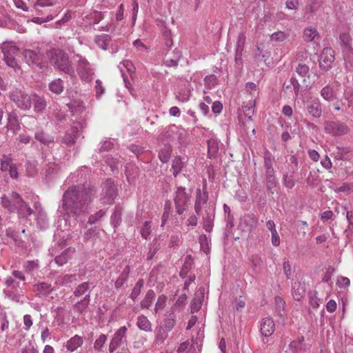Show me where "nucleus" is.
<instances>
[{
  "mask_svg": "<svg viewBox=\"0 0 353 353\" xmlns=\"http://www.w3.org/2000/svg\"><path fill=\"white\" fill-rule=\"evenodd\" d=\"M97 189L89 183L72 185L62 196V209L70 216L84 214L95 197Z\"/></svg>",
  "mask_w": 353,
  "mask_h": 353,
  "instance_id": "obj_1",
  "label": "nucleus"
},
{
  "mask_svg": "<svg viewBox=\"0 0 353 353\" xmlns=\"http://www.w3.org/2000/svg\"><path fill=\"white\" fill-rule=\"evenodd\" d=\"M50 63L54 68L70 76L74 74V70L68 54L59 48H51L46 52Z\"/></svg>",
  "mask_w": 353,
  "mask_h": 353,
  "instance_id": "obj_2",
  "label": "nucleus"
},
{
  "mask_svg": "<svg viewBox=\"0 0 353 353\" xmlns=\"http://www.w3.org/2000/svg\"><path fill=\"white\" fill-rule=\"evenodd\" d=\"M191 198V191L187 192L186 189L182 186H177L176 188L174 201L177 214H182L188 210Z\"/></svg>",
  "mask_w": 353,
  "mask_h": 353,
  "instance_id": "obj_3",
  "label": "nucleus"
},
{
  "mask_svg": "<svg viewBox=\"0 0 353 353\" xmlns=\"http://www.w3.org/2000/svg\"><path fill=\"white\" fill-rule=\"evenodd\" d=\"M9 98L22 110H29L32 107V93L15 89L10 92Z\"/></svg>",
  "mask_w": 353,
  "mask_h": 353,
  "instance_id": "obj_4",
  "label": "nucleus"
},
{
  "mask_svg": "<svg viewBox=\"0 0 353 353\" xmlns=\"http://www.w3.org/2000/svg\"><path fill=\"white\" fill-rule=\"evenodd\" d=\"M1 50L4 55V61L8 66L13 68L15 71L20 69L16 55L18 54L19 48L13 42H4L1 46Z\"/></svg>",
  "mask_w": 353,
  "mask_h": 353,
  "instance_id": "obj_5",
  "label": "nucleus"
},
{
  "mask_svg": "<svg viewBox=\"0 0 353 353\" xmlns=\"http://www.w3.org/2000/svg\"><path fill=\"white\" fill-rule=\"evenodd\" d=\"M325 2V0H308L305 7V14L308 15L307 19L313 18L319 10H321L323 13V14L319 13L320 17H323V15L327 17L330 12V8L326 6Z\"/></svg>",
  "mask_w": 353,
  "mask_h": 353,
  "instance_id": "obj_6",
  "label": "nucleus"
},
{
  "mask_svg": "<svg viewBox=\"0 0 353 353\" xmlns=\"http://www.w3.org/2000/svg\"><path fill=\"white\" fill-rule=\"evenodd\" d=\"M77 57H79L77 64V72L81 80L86 82L91 81L93 78L94 72L90 63L85 58L80 55H77Z\"/></svg>",
  "mask_w": 353,
  "mask_h": 353,
  "instance_id": "obj_7",
  "label": "nucleus"
},
{
  "mask_svg": "<svg viewBox=\"0 0 353 353\" xmlns=\"http://www.w3.org/2000/svg\"><path fill=\"white\" fill-rule=\"evenodd\" d=\"M324 130L326 133L333 136H342L347 134L350 130L345 123L339 121H326Z\"/></svg>",
  "mask_w": 353,
  "mask_h": 353,
  "instance_id": "obj_8",
  "label": "nucleus"
},
{
  "mask_svg": "<svg viewBox=\"0 0 353 353\" xmlns=\"http://www.w3.org/2000/svg\"><path fill=\"white\" fill-rule=\"evenodd\" d=\"M117 187L111 179H107L103 188L101 201L103 204L110 205L114 202L117 195Z\"/></svg>",
  "mask_w": 353,
  "mask_h": 353,
  "instance_id": "obj_9",
  "label": "nucleus"
},
{
  "mask_svg": "<svg viewBox=\"0 0 353 353\" xmlns=\"http://www.w3.org/2000/svg\"><path fill=\"white\" fill-rule=\"evenodd\" d=\"M127 331L128 328L125 326H122L114 332L109 344L110 353H113L122 344L127 342Z\"/></svg>",
  "mask_w": 353,
  "mask_h": 353,
  "instance_id": "obj_10",
  "label": "nucleus"
},
{
  "mask_svg": "<svg viewBox=\"0 0 353 353\" xmlns=\"http://www.w3.org/2000/svg\"><path fill=\"white\" fill-rule=\"evenodd\" d=\"M162 136L165 139L178 140L179 142H183L186 136V131L176 125H171L165 129Z\"/></svg>",
  "mask_w": 353,
  "mask_h": 353,
  "instance_id": "obj_11",
  "label": "nucleus"
},
{
  "mask_svg": "<svg viewBox=\"0 0 353 353\" xmlns=\"http://www.w3.org/2000/svg\"><path fill=\"white\" fill-rule=\"evenodd\" d=\"M335 59L334 52L331 48H325L319 56V67L321 69L327 71L332 68Z\"/></svg>",
  "mask_w": 353,
  "mask_h": 353,
  "instance_id": "obj_12",
  "label": "nucleus"
},
{
  "mask_svg": "<svg viewBox=\"0 0 353 353\" xmlns=\"http://www.w3.org/2000/svg\"><path fill=\"white\" fill-rule=\"evenodd\" d=\"M307 113L314 118H319L322 114L321 103L316 97H311L306 101Z\"/></svg>",
  "mask_w": 353,
  "mask_h": 353,
  "instance_id": "obj_13",
  "label": "nucleus"
},
{
  "mask_svg": "<svg viewBox=\"0 0 353 353\" xmlns=\"http://www.w3.org/2000/svg\"><path fill=\"white\" fill-rule=\"evenodd\" d=\"M261 333L265 338L262 339L264 343L268 341V337L270 336L275 330V324L272 319L264 318L261 322Z\"/></svg>",
  "mask_w": 353,
  "mask_h": 353,
  "instance_id": "obj_14",
  "label": "nucleus"
},
{
  "mask_svg": "<svg viewBox=\"0 0 353 353\" xmlns=\"http://www.w3.org/2000/svg\"><path fill=\"white\" fill-rule=\"evenodd\" d=\"M215 210L213 206H206L204 213L201 212L199 216H202L203 228L208 232H210L213 227Z\"/></svg>",
  "mask_w": 353,
  "mask_h": 353,
  "instance_id": "obj_15",
  "label": "nucleus"
},
{
  "mask_svg": "<svg viewBox=\"0 0 353 353\" xmlns=\"http://www.w3.org/2000/svg\"><path fill=\"white\" fill-rule=\"evenodd\" d=\"M23 56L26 63L30 65L39 66L41 64L42 55L38 50L25 49Z\"/></svg>",
  "mask_w": 353,
  "mask_h": 353,
  "instance_id": "obj_16",
  "label": "nucleus"
},
{
  "mask_svg": "<svg viewBox=\"0 0 353 353\" xmlns=\"http://www.w3.org/2000/svg\"><path fill=\"white\" fill-rule=\"evenodd\" d=\"M94 287L92 282L85 281L79 284L73 292V295L77 298L89 297L91 299V290Z\"/></svg>",
  "mask_w": 353,
  "mask_h": 353,
  "instance_id": "obj_17",
  "label": "nucleus"
},
{
  "mask_svg": "<svg viewBox=\"0 0 353 353\" xmlns=\"http://www.w3.org/2000/svg\"><path fill=\"white\" fill-rule=\"evenodd\" d=\"M208 200V194L206 190L201 191L198 188L196 192V199L194 204V210L197 215H200L202 212L203 206L206 204Z\"/></svg>",
  "mask_w": 353,
  "mask_h": 353,
  "instance_id": "obj_18",
  "label": "nucleus"
},
{
  "mask_svg": "<svg viewBox=\"0 0 353 353\" xmlns=\"http://www.w3.org/2000/svg\"><path fill=\"white\" fill-rule=\"evenodd\" d=\"M1 199L2 205L11 210L23 200L21 196L16 192H12L9 197L3 195Z\"/></svg>",
  "mask_w": 353,
  "mask_h": 353,
  "instance_id": "obj_19",
  "label": "nucleus"
},
{
  "mask_svg": "<svg viewBox=\"0 0 353 353\" xmlns=\"http://www.w3.org/2000/svg\"><path fill=\"white\" fill-rule=\"evenodd\" d=\"M79 134L77 126H72L68 129L62 138V141L68 146H72L76 143Z\"/></svg>",
  "mask_w": 353,
  "mask_h": 353,
  "instance_id": "obj_20",
  "label": "nucleus"
},
{
  "mask_svg": "<svg viewBox=\"0 0 353 353\" xmlns=\"http://www.w3.org/2000/svg\"><path fill=\"white\" fill-rule=\"evenodd\" d=\"M270 56V52L265 50L263 44H259L256 46V48L254 52V61L259 65L263 62L266 65H268L267 61Z\"/></svg>",
  "mask_w": 353,
  "mask_h": 353,
  "instance_id": "obj_21",
  "label": "nucleus"
},
{
  "mask_svg": "<svg viewBox=\"0 0 353 353\" xmlns=\"http://www.w3.org/2000/svg\"><path fill=\"white\" fill-rule=\"evenodd\" d=\"M258 223V219L254 214H245L241 219V225L248 231L254 229Z\"/></svg>",
  "mask_w": 353,
  "mask_h": 353,
  "instance_id": "obj_22",
  "label": "nucleus"
},
{
  "mask_svg": "<svg viewBox=\"0 0 353 353\" xmlns=\"http://www.w3.org/2000/svg\"><path fill=\"white\" fill-rule=\"evenodd\" d=\"M305 284L301 282H294L292 286V295L295 301H301L305 297Z\"/></svg>",
  "mask_w": 353,
  "mask_h": 353,
  "instance_id": "obj_23",
  "label": "nucleus"
},
{
  "mask_svg": "<svg viewBox=\"0 0 353 353\" xmlns=\"http://www.w3.org/2000/svg\"><path fill=\"white\" fill-rule=\"evenodd\" d=\"M176 317L173 307L165 314L163 322L166 332L171 331L175 326Z\"/></svg>",
  "mask_w": 353,
  "mask_h": 353,
  "instance_id": "obj_24",
  "label": "nucleus"
},
{
  "mask_svg": "<svg viewBox=\"0 0 353 353\" xmlns=\"http://www.w3.org/2000/svg\"><path fill=\"white\" fill-rule=\"evenodd\" d=\"M339 42L343 52L353 53L352 39L347 33H341L339 36Z\"/></svg>",
  "mask_w": 353,
  "mask_h": 353,
  "instance_id": "obj_25",
  "label": "nucleus"
},
{
  "mask_svg": "<svg viewBox=\"0 0 353 353\" xmlns=\"http://www.w3.org/2000/svg\"><path fill=\"white\" fill-rule=\"evenodd\" d=\"M33 104L34 110L36 112H42L46 108V101L43 96H40L36 93H32V105Z\"/></svg>",
  "mask_w": 353,
  "mask_h": 353,
  "instance_id": "obj_26",
  "label": "nucleus"
},
{
  "mask_svg": "<svg viewBox=\"0 0 353 353\" xmlns=\"http://www.w3.org/2000/svg\"><path fill=\"white\" fill-rule=\"evenodd\" d=\"M53 290L51 284L46 282L37 283L34 285V291L37 292L39 297L49 295Z\"/></svg>",
  "mask_w": 353,
  "mask_h": 353,
  "instance_id": "obj_27",
  "label": "nucleus"
},
{
  "mask_svg": "<svg viewBox=\"0 0 353 353\" xmlns=\"http://www.w3.org/2000/svg\"><path fill=\"white\" fill-rule=\"evenodd\" d=\"M75 249L73 248H68L61 252V254L57 256L54 259L55 263L59 266H62L65 264L70 259H71L72 254L74 253Z\"/></svg>",
  "mask_w": 353,
  "mask_h": 353,
  "instance_id": "obj_28",
  "label": "nucleus"
},
{
  "mask_svg": "<svg viewBox=\"0 0 353 353\" xmlns=\"http://www.w3.org/2000/svg\"><path fill=\"white\" fill-rule=\"evenodd\" d=\"M34 139L45 145H48L50 143H54V137L46 133L41 129H38L35 132Z\"/></svg>",
  "mask_w": 353,
  "mask_h": 353,
  "instance_id": "obj_29",
  "label": "nucleus"
},
{
  "mask_svg": "<svg viewBox=\"0 0 353 353\" xmlns=\"http://www.w3.org/2000/svg\"><path fill=\"white\" fill-rule=\"evenodd\" d=\"M181 57V52L175 50L173 52V56H170L168 54H165L163 63L167 67H176L178 65Z\"/></svg>",
  "mask_w": 353,
  "mask_h": 353,
  "instance_id": "obj_30",
  "label": "nucleus"
},
{
  "mask_svg": "<svg viewBox=\"0 0 353 353\" xmlns=\"http://www.w3.org/2000/svg\"><path fill=\"white\" fill-rule=\"evenodd\" d=\"M255 103V99H250L247 103L243 102L242 105V111L243 112L245 117H247L249 121H252V117L254 114Z\"/></svg>",
  "mask_w": 353,
  "mask_h": 353,
  "instance_id": "obj_31",
  "label": "nucleus"
},
{
  "mask_svg": "<svg viewBox=\"0 0 353 353\" xmlns=\"http://www.w3.org/2000/svg\"><path fill=\"white\" fill-rule=\"evenodd\" d=\"M6 296L17 303H23V293L21 288L10 289L6 292Z\"/></svg>",
  "mask_w": 353,
  "mask_h": 353,
  "instance_id": "obj_32",
  "label": "nucleus"
},
{
  "mask_svg": "<svg viewBox=\"0 0 353 353\" xmlns=\"http://www.w3.org/2000/svg\"><path fill=\"white\" fill-rule=\"evenodd\" d=\"M83 339L81 336L76 334L66 343V349L70 352H74L83 345Z\"/></svg>",
  "mask_w": 353,
  "mask_h": 353,
  "instance_id": "obj_33",
  "label": "nucleus"
},
{
  "mask_svg": "<svg viewBox=\"0 0 353 353\" xmlns=\"http://www.w3.org/2000/svg\"><path fill=\"white\" fill-rule=\"evenodd\" d=\"M23 268L26 273L34 275L40 268L39 261L38 259L27 261L23 263Z\"/></svg>",
  "mask_w": 353,
  "mask_h": 353,
  "instance_id": "obj_34",
  "label": "nucleus"
},
{
  "mask_svg": "<svg viewBox=\"0 0 353 353\" xmlns=\"http://www.w3.org/2000/svg\"><path fill=\"white\" fill-rule=\"evenodd\" d=\"M17 210L19 213L23 216L28 217L34 213L32 209L23 201L22 200L20 203H19L16 206H14L12 210Z\"/></svg>",
  "mask_w": 353,
  "mask_h": 353,
  "instance_id": "obj_35",
  "label": "nucleus"
},
{
  "mask_svg": "<svg viewBox=\"0 0 353 353\" xmlns=\"http://www.w3.org/2000/svg\"><path fill=\"white\" fill-rule=\"evenodd\" d=\"M48 88L52 92L59 94L63 92L64 90L63 81L60 78L55 79L49 83Z\"/></svg>",
  "mask_w": 353,
  "mask_h": 353,
  "instance_id": "obj_36",
  "label": "nucleus"
},
{
  "mask_svg": "<svg viewBox=\"0 0 353 353\" xmlns=\"http://www.w3.org/2000/svg\"><path fill=\"white\" fill-rule=\"evenodd\" d=\"M321 96L327 101H332L335 99L336 92L330 85L324 86L321 90Z\"/></svg>",
  "mask_w": 353,
  "mask_h": 353,
  "instance_id": "obj_37",
  "label": "nucleus"
},
{
  "mask_svg": "<svg viewBox=\"0 0 353 353\" xmlns=\"http://www.w3.org/2000/svg\"><path fill=\"white\" fill-rule=\"evenodd\" d=\"M90 301L91 299H89V297H83L82 299L73 305V310L79 314L84 313L88 307Z\"/></svg>",
  "mask_w": 353,
  "mask_h": 353,
  "instance_id": "obj_38",
  "label": "nucleus"
},
{
  "mask_svg": "<svg viewBox=\"0 0 353 353\" xmlns=\"http://www.w3.org/2000/svg\"><path fill=\"white\" fill-rule=\"evenodd\" d=\"M137 327L145 332H151L152 330V323L148 320V319L144 315H140L137 317Z\"/></svg>",
  "mask_w": 353,
  "mask_h": 353,
  "instance_id": "obj_39",
  "label": "nucleus"
},
{
  "mask_svg": "<svg viewBox=\"0 0 353 353\" xmlns=\"http://www.w3.org/2000/svg\"><path fill=\"white\" fill-rule=\"evenodd\" d=\"M95 43L103 50H107L111 41V37L106 34L97 35L94 39Z\"/></svg>",
  "mask_w": 353,
  "mask_h": 353,
  "instance_id": "obj_40",
  "label": "nucleus"
},
{
  "mask_svg": "<svg viewBox=\"0 0 353 353\" xmlns=\"http://www.w3.org/2000/svg\"><path fill=\"white\" fill-rule=\"evenodd\" d=\"M208 154L210 158H215L219 152V143L216 139H210L208 141Z\"/></svg>",
  "mask_w": 353,
  "mask_h": 353,
  "instance_id": "obj_41",
  "label": "nucleus"
},
{
  "mask_svg": "<svg viewBox=\"0 0 353 353\" xmlns=\"http://www.w3.org/2000/svg\"><path fill=\"white\" fill-rule=\"evenodd\" d=\"M185 165V162L182 161V159L180 157H176L172 160V168L173 170V175L174 177L177 176Z\"/></svg>",
  "mask_w": 353,
  "mask_h": 353,
  "instance_id": "obj_42",
  "label": "nucleus"
},
{
  "mask_svg": "<svg viewBox=\"0 0 353 353\" xmlns=\"http://www.w3.org/2000/svg\"><path fill=\"white\" fill-rule=\"evenodd\" d=\"M172 148L170 145H165L159 152V157L161 162L167 163L170 159Z\"/></svg>",
  "mask_w": 353,
  "mask_h": 353,
  "instance_id": "obj_43",
  "label": "nucleus"
},
{
  "mask_svg": "<svg viewBox=\"0 0 353 353\" xmlns=\"http://www.w3.org/2000/svg\"><path fill=\"white\" fill-rule=\"evenodd\" d=\"M44 171L46 175L50 176L58 172L59 170V166L55 162H46V160H44Z\"/></svg>",
  "mask_w": 353,
  "mask_h": 353,
  "instance_id": "obj_44",
  "label": "nucleus"
},
{
  "mask_svg": "<svg viewBox=\"0 0 353 353\" xmlns=\"http://www.w3.org/2000/svg\"><path fill=\"white\" fill-rule=\"evenodd\" d=\"M155 298V292L152 290H150L147 292L145 298L141 303V307L142 308L148 309Z\"/></svg>",
  "mask_w": 353,
  "mask_h": 353,
  "instance_id": "obj_45",
  "label": "nucleus"
},
{
  "mask_svg": "<svg viewBox=\"0 0 353 353\" xmlns=\"http://www.w3.org/2000/svg\"><path fill=\"white\" fill-rule=\"evenodd\" d=\"M8 126L12 130H18L20 128L18 117L14 113H10L8 117Z\"/></svg>",
  "mask_w": 353,
  "mask_h": 353,
  "instance_id": "obj_46",
  "label": "nucleus"
},
{
  "mask_svg": "<svg viewBox=\"0 0 353 353\" xmlns=\"http://www.w3.org/2000/svg\"><path fill=\"white\" fill-rule=\"evenodd\" d=\"M309 66L303 63H299V64L296 66L295 71L296 72L303 78H305L306 77H309ZM303 81H305V79H303Z\"/></svg>",
  "mask_w": 353,
  "mask_h": 353,
  "instance_id": "obj_47",
  "label": "nucleus"
},
{
  "mask_svg": "<svg viewBox=\"0 0 353 353\" xmlns=\"http://www.w3.org/2000/svg\"><path fill=\"white\" fill-rule=\"evenodd\" d=\"M1 162V170L2 172H6L9 170V168L12 165V159L10 155L3 154L1 159H0Z\"/></svg>",
  "mask_w": 353,
  "mask_h": 353,
  "instance_id": "obj_48",
  "label": "nucleus"
},
{
  "mask_svg": "<svg viewBox=\"0 0 353 353\" xmlns=\"http://www.w3.org/2000/svg\"><path fill=\"white\" fill-rule=\"evenodd\" d=\"M121 214L122 212L121 209L115 208L114 211L110 217L111 223L114 228H117L121 223Z\"/></svg>",
  "mask_w": 353,
  "mask_h": 353,
  "instance_id": "obj_49",
  "label": "nucleus"
},
{
  "mask_svg": "<svg viewBox=\"0 0 353 353\" xmlns=\"http://www.w3.org/2000/svg\"><path fill=\"white\" fill-rule=\"evenodd\" d=\"M319 35L316 28H305L303 32V38L306 41H312Z\"/></svg>",
  "mask_w": 353,
  "mask_h": 353,
  "instance_id": "obj_50",
  "label": "nucleus"
},
{
  "mask_svg": "<svg viewBox=\"0 0 353 353\" xmlns=\"http://www.w3.org/2000/svg\"><path fill=\"white\" fill-rule=\"evenodd\" d=\"M108 339V336L104 334H101L96 339L94 343V348L95 350L98 352H101L103 350V347L104 344L106 343Z\"/></svg>",
  "mask_w": 353,
  "mask_h": 353,
  "instance_id": "obj_51",
  "label": "nucleus"
},
{
  "mask_svg": "<svg viewBox=\"0 0 353 353\" xmlns=\"http://www.w3.org/2000/svg\"><path fill=\"white\" fill-rule=\"evenodd\" d=\"M203 298V294L201 293L200 296L199 297L197 294H196V297L193 299L191 303V312L194 313L198 312L202 305V299Z\"/></svg>",
  "mask_w": 353,
  "mask_h": 353,
  "instance_id": "obj_52",
  "label": "nucleus"
},
{
  "mask_svg": "<svg viewBox=\"0 0 353 353\" xmlns=\"http://www.w3.org/2000/svg\"><path fill=\"white\" fill-rule=\"evenodd\" d=\"M34 208L37 210V217L36 219L37 223L40 224L42 223L43 224H46V214L45 212L40 208L39 203H35Z\"/></svg>",
  "mask_w": 353,
  "mask_h": 353,
  "instance_id": "obj_53",
  "label": "nucleus"
},
{
  "mask_svg": "<svg viewBox=\"0 0 353 353\" xmlns=\"http://www.w3.org/2000/svg\"><path fill=\"white\" fill-rule=\"evenodd\" d=\"M105 214V212L103 210H100L97 212L95 214L90 216L88 223L92 225L98 222L102 217H103Z\"/></svg>",
  "mask_w": 353,
  "mask_h": 353,
  "instance_id": "obj_54",
  "label": "nucleus"
},
{
  "mask_svg": "<svg viewBox=\"0 0 353 353\" xmlns=\"http://www.w3.org/2000/svg\"><path fill=\"white\" fill-rule=\"evenodd\" d=\"M151 233V221H146L144 222L141 228V234L143 238L147 239Z\"/></svg>",
  "mask_w": 353,
  "mask_h": 353,
  "instance_id": "obj_55",
  "label": "nucleus"
},
{
  "mask_svg": "<svg viewBox=\"0 0 353 353\" xmlns=\"http://www.w3.org/2000/svg\"><path fill=\"white\" fill-rule=\"evenodd\" d=\"M27 174L33 176L37 173L36 163L34 161H27L25 165Z\"/></svg>",
  "mask_w": 353,
  "mask_h": 353,
  "instance_id": "obj_56",
  "label": "nucleus"
},
{
  "mask_svg": "<svg viewBox=\"0 0 353 353\" xmlns=\"http://www.w3.org/2000/svg\"><path fill=\"white\" fill-rule=\"evenodd\" d=\"M166 300L167 297L163 294L159 296L157 301L155 304V313L159 312L160 310H162L165 307Z\"/></svg>",
  "mask_w": 353,
  "mask_h": 353,
  "instance_id": "obj_57",
  "label": "nucleus"
},
{
  "mask_svg": "<svg viewBox=\"0 0 353 353\" xmlns=\"http://www.w3.org/2000/svg\"><path fill=\"white\" fill-rule=\"evenodd\" d=\"M204 82L205 85L211 89L217 84V78L214 74H210L205 77Z\"/></svg>",
  "mask_w": 353,
  "mask_h": 353,
  "instance_id": "obj_58",
  "label": "nucleus"
},
{
  "mask_svg": "<svg viewBox=\"0 0 353 353\" xmlns=\"http://www.w3.org/2000/svg\"><path fill=\"white\" fill-rule=\"evenodd\" d=\"M245 91L252 97V98L255 97L256 94H257L256 85L252 82H248L245 84Z\"/></svg>",
  "mask_w": 353,
  "mask_h": 353,
  "instance_id": "obj_59",
  "label": "nucleus"
},
{
  "mask_svg": "<svg viewBox=\"0 0 353 353\" xmlns=\"http://www.w3.org/2000/svg\"><path fill=\"white\" fill-rule=\"evenodd\" d=\"M245 34L244 32H239L236 42V49H244L245 43Z\"/></svg>",
  "mask_w": 353,
  "mask_h": 353,
  "instance_id": "obj_60",
  "label": "nucleus"
},
{
  "mask_svg": "<svg viewBox=\"0 0 353 353\" xmlns=\"http://www.w3.org/2000/svg\"><path fill=\"white\" fill-rule=\"evenodd\" d=\"M287 38L283 32L279 31L271 35V39L275 41H283Z\"/></svg>",
  "mask_w": 353,
  "mask_h": 353,
  "instance_id": "obj_61",
  "label": "nucleus"
},
{
  "mask_svg": "<svg viewBox=\"0 0 353 353\" xmlns=\"http://www.w3.org/2000/svg\"><path fill=\"white\" fill-rule=\"evenodd\" d=\"M4 284L8 287H11V289H15L19 288V282L16 281L12 277L8 276L3 281Z\"/></svg>",
  "mask_w": 353,
  "mask_h": 353,
  "instance_id": "obj_62",
  "label": "nucleus"
},
{
  "mask_svg": "<svg viewBox=\"0 0 353 353\" xmlns=\"http://www.w3.org/2000/svg\"><path fill=\"white\" fill-rule=\"evenodd\" d=\"M283 183L289 189L292 188L295 185L293 177L292 176H288L287 174L283 176Z\"/></svg>",
  "mask_w": 353,
  "mask_h": 353,
  "instance_id": "obj_63",
  "label": "nucleus"
},
{
  "mask_svg": "<svg viewBox=\"0 0 353 353\" xmlns=\"http://www.w3.org/2000/svg\"><path fill=\"white\" fill-rule=\"evenodd\" d=\"M91 18L93 19L94 24H98L101 20L103 19V14L101 12L94 11L91 14Z\"/></svg>",
  "mask_w": 353,
  "mask_h": 353,
  "instance_id": "obj_64",
  "label": "nucleus"
}]
</instances>
